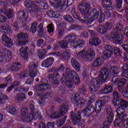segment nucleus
<instances>
[{"label":"nucleus","mask_w":128,"mask_h":128,"mask_svg":"<svg viewBox=\"0 0 128 128\" xmlns=\"http://www.w3.org/2000/svg\"><path fill=\"white\" fill-rule=\"evenodd\" d=\"M102 62L104 61L100 58H96L92 64V68H100Z\"/></svg>","instance_id":"nucleus-35"},{"label":"nucleus","mask_w":128,"mask_h":128,"mask_svg":"<svg viewBox=\"0 0 128 128\" xmlns=\"http://www.w3.org/2000/svg\"><path fill=\"white\" fill-rule=\"evenodd\" d=\"M12 78L10 76L6 78L5 79L6 84H0V88H6V86H8V84L12 82Z\"/></svg>","instance_id":"nucleus-44"},{"label":"nucleus","mask_w":128,"mask_h":128,"mask_svg":"<svg viewBox=\"0 0 128 128\" xmlns=\"http://www.w3.org/2000/svg\"><path fill=\"white\" fill-rule=\"evenodd\" d=\"M2 42L4 46L7 48H12L14 44L12 38H8L6 34H4L2 36Z\"/></svg>","instance_id":"nucleus-20"},{"label":"nucleus","mask_w":128,"mask_h":128,"mask_svg":"<svg viewBox=\"0 0 128 128\" xmlns=\"http://www.w3.org/2000/svg\"><path fill=\"white\" fill-rule=\"evenodd\" d=\"M97 30L100 34H104L106 32L107 30L104 26L101 25L98 27Z\"/></svg>","instance_id":"nucleus-47"},{"label":"nucleus","mask_w":128,"mask_h":128,"mask_svg":"<svg viewBox=\"0 0 128 128\" xmlns=\"http://www.w3.org/2000/svg\"><path fill=\"white\" fill-rule=\"evenodd\" d=\"M122 22L120 21L116 26V30H120V32L122 30L124 29V26H122Z\"/></svg>","instance_id":"nucleus-61"},{"label":"nucleus","mask_w":128,"mask_h":128,"mask_svg":"<svg viewBox=\"0 0 128 128\" xmlns=\"http://www.w3.org/2000/svg\"><path fill=\"white\" fill-rule=\"evenodd\" d=\"M113 96L114 98V100L112 101V104L114 105V102L118 100H122V98H120V93H118V91H114L113 92Z\"/></svg>","instance_id":"nucleus-45"},{"label":"nucleus","mask_w":128,"mask_h":128,"mask_svg":"<svg viewBox=\"0 0 128 128\" xmlns=\"http://www.w3.org/2000/svg\"><path fill=\"white\" fill-rule=\"evenodd\" d=\"M68 44H70L74 48H76L78 46L82 48L85 42L83 40H78V36L74 34H69L66 37L65 40L59 42V46L62 48H66Z\"/></svg>","instance_id":"nucleus-2"},{"label":"nucleus","mask_w":128,"mask_h":128,"mask_svg":"<svg viewBox=\"0 0 128 128\" xmlns=\"http://www.w3.org/2000/svg\"><path fill=\"white\" fill-rule=\"evenodd\" d=\"M6 110L11 114H18V108H14V106H8L6 107Z\"/></svg>","instance_id":"nucleus-37"},{"label":"nucleus","mask_w":128,"mask_h":128,"mask_svg":"<svg viewBox=\"0 0 128 128\" xmlns=\"http://www.w3.org/2000/svg\"><path fill=\"white\" fill-rule=\"evenodd\" d=\"M66 76H67V78L73 80L75 84L80 82L78 75L76 74L74 70L68 68L66 69Z\"/></svg>","instance_id":"nucleus-6"},{"label":"nucleus","mask_w":128,"mask_h":128,"mask_svg":"<svg viewBox=\"0 0 128 128\" xmlns=\"http://www.w3.org/2000/svg\"><path fill=\"white\" fill-rule=\"evenodd\" d=\"M110 76V70L106 68H104L100 70V76L101 78V80L102 82H106V80Z\"/></svg>","instance_id":"nucleus-19"},{"label":"nucleus","mask_w":128,"mask_h":128,"mask_svg":"<svg viewBox=\"0 0 128 128\" xmlns=\"http://www.w3.org/2000/svg\"><path fill=\"white\" fill-rule=\"evenodd\" d=\"M38 90H50V84H42L38 85L37 86Z\"/></svg>","instance_id":"nucleus-40"},{"label":"nucleus","mask_w":128,"mask_h":128,"mask_svg":"<svg viewBox=\"0 0 128 128\" xmlns=\"http://www.w3.org/2000/svg\"><path fill=\"white\" fill-rule=\"evenodd\" d=\"M63 18H64V20L66 22H74V20L73 19L72 17L70 16V15H64L63 16Z\"/></svg>","instance_id":"nucleus-51"},{"label":"nucleus","mask_w":128,"mask_h":128,"mask_svg":"<svg viewBox=\"0 0 128 128\" xmlns=\"http://www.w3.org/2000/svg\"><path fill=\"white\" fill-rule=\"evenodd\" d=\"M6 100H8V96L6 95H3L2 96V97L0 98V106L4 104Z\"/></svg>","instance_id":"nucleus-62"},{"label":"nucleus","mask_w":128,"mask_h":128,"mask_svg":"<svg viewBox=\"0 0 128 128\" xmlns=\"http://www.w3.org/2000/svg\"><path fill=\"white\" fill-rule=\"evenodd\" d=\"M100 80L98 79H92L90 84V92L94 94L96 91L100 90Z\"/></svg>","instance_id":"nucleus-10"},{"label":"nucleus","mask_w":128,"mask_h":128,"mask_svg":"<svg viewBox=\"0 0 128 128\" xmlns=\"http://www.w3.org/2000/svg\"><path fill=\"white\" fill-rule=\"evenodd\" d=\"M100 44V40L98 38H92L90 40L89 44L90 46H98Z\"/></svg>","instance_id":"nucleus-33"},{"label":"nucleus","mask_w":128,"mask_h":128,"mask_svg":"<svg viewBox=\"0 0 128 128\" xmlns=\"http://www.w3.org/2000/svg\"><path fill=\"white\" fill-rule=\"evenodd\" d=\"M112 90H114V88L112 86L105 84L104 88L100 90V92H101V94H110V92H112Z\"/></svg>","instance_id":"nucleus-28"},{"label":"nucleus","mask_w":128,"mask_h":128,"mask_svg":"<svg viewBox=\"0 0 128 128\" xmlns=\"http://www.w3.org/2000/svg\"><path fill=\"white\" fill-rule=\"evenodd\" d=\"M118 82V86H124L126 84V80L124 78H122L120 80L118 77V75L116 76H114L112 78V82L114 84H116Z\"/></svg>","instance_id":"nucleus-26"},{"label":"nucleus","mask_w":128,"mask_h":128,"mask_svg":"<svg viewBox=\"0 0 128 128\" xmlns=\"http://www.w3.org/2000/svg\"><path fill=\"white\" fill-rule=\"evenodd\" d=\"M28 36V35L26 33H20L17 36L18 38V46H24L28 42V40H26Z\"/></svg>","instance_id":"nucleus-16"},{"label":"nucleus","mask_w":128,"mask_h":128,"mask_svg":"<svg viewBox=\"0 0 128 128\" xmlns=\"http://www.w3.org/2000/svg\"><path fill=\"white\" fill-rule=\"evenodd\" d=\"M48 4L45 1L40 2L38 6V8H40V12H42V10H46L48 8Z\"/></svg>","instance_id":"nucleus-48"},{"label":"nucleus","mask_w":128,"mask_h":128,"mask_svg":"<svg viewBox=\"0 0 128 128\" xmlns=\"http://www.w3.org/2000/svg\"><path fill=\"white\" fill-rule=\"evenodd\" d=\"M67 116H65L62 118L58 120L56 122V124L58 128H60L62 124L66 122V120Z\"/></svg>","instance_id":"nucleus-49"},{"label":"nucleus","mask_w":128,"mask_h":128,"mask_svg":"<svg viewBox=\"0 0 128 128\" xmlns=\"http://www.w3.org/2000/svg\"><path fill=\"white\" fill-rule=\"evenodd\" d=\"M28 68L29 70V76L34 78L38 73V70H36V68H38V65L34 62H31Z\"/></svg>","instance_id":"nucleus-15"},{"label":"nucleus","mask_w":128,"mask_h":128,"mask_svg":"<svg viewBox=\"0 0 128 128\" xmlns=\"http://www.w3.org/2000/svg\"><path fill=\"white\" fill-rule=\"evenodd\" d=\"M78 92L80 94H83V96H84L87 92L86 87V86H82L80 88Z\"/></svg>","instance_id":"nucleus-58"},{"label":"nucleus","mask_w":128,"mask_h":128,"mask_svg":"<svg viewBox=\"0 0 128 128\" xmlns=\"http://www.w3.org/2000/svg\"><path fill=\"white\" fill-rule=\"evenodd\" d=\"M78 8L80 12L84 16H87L90 14V5L86 2L83 1L82 4L78 6Z\"/></svg>","instance_id":"nucleus-8"},{"label":"nucleus","mask_w":128,"mask_h":128,"mask_svg":"<svg viewBox=\"0 0 128 128\" xmlns=\"http://www.w3.org/2000/svg\"><path fill=\"white\" fill-rule=\"evenodd\" d=\"M28 47V46H21V48L19 50V52L20 56L23 58L24 60L28 58V52L26 51Z\"/></svg>","instance_id":"nucleus-27"},{"label":"nucleus","mask_w":128,"mask_h":128,"mask_svg":"<svg viewBox=\"0 0 128 128\" xmlns=\"http://www.w3.org/2000/svg\"><path fill=\"white\" fill-rule=\"evenodd\" d=\"M36 28H38V23L34 22L31 24L30 32H32V34H34L36 32Z\"/></svg>","instance_id":"nucleus-52"},{"label":"nucleus","mask_w":128,"mask_h":128,"mask_svg":"<svg viewBox=\"0 0 128 128\" xmlns=\"http://www.w3.org/2000/svg\"><path fill=\"white\" fill-rule=\"evenodd\" d=\"M37 94H38V96H40V98H42L43 100H46V98H48V96H50V93L43 94L42 95L38 93Z\"/></svg>","instance_id":"nucleus-63"},{"label":"nucleus","mask_w":128,"mask_h":128,"mask_svg":"<svg viewBox=\"0 0 128 128\" xmlns=\"http://www.w3.org/2000/svg\"><path fill=\"white\" fill-rule=\"evenodd\" d=\"M104 48L105 50L103 52L102 58L104 60H108L110 58V56L114 53V46L107 44L105 46Z\"/></svg>","instance_id":"nucleus-14"},{"label":"nucleus","mask_w":128,"mask_h":128,"mask_svg":"<svg viewBox=\"0 0 128 128\" xmlns=\"http://www.w3.org/2000/svg\"><path fill=\"white\" fill-rule=\"evenodd\" d=\"M0 54H2V56H7L8 58H12V52L6 48L0 50Z\"/></svg>","instance_id":"nucleus-34"},{"label":"nucleus","mask_w":128,"mask_h":128,"mask_svg":"<svg viewBox=\"0 0 128 128\" xmlns=\"http://www.w3.org/2000/svg\"><path fill=\"white\" fill-rule=\"evenodd\" d=\"M68 106L63 104L60 108V111L53 112L50 116V117L51 118H60L62 116H64V114H66L68 112Z\"/></svg>","instance_id":"nucleus-7"},{"label":"nucleus","mask_w":128,"mask_h":128,"mask_svg":"<svg viewBox=\"0 0 128 128\" xmlns=\"http://www.w3.org/2000/svg\"><path fill=\"white\" fill-rule=\"evenodd\" d=\"M0 14L6 16L9 20L14 16V12L11 9L8 8V6L3 7L0 10Z\"/></svg>","instance_id":"nucleus-18"},{"label":"nucleus","mask_w":128,"mask_h":128,"mask_svg":"<svg viewBox=\"0 0 128 128\" xmlns=\"http://www.w3.org/2000/svg\"><path fill=\"white\" fill-rule=\"evenodd\" d=\"M25 6L28 8H30L29 12L33 16L40 12V8H38V5H36V4L33 1H26L25 2Z\"/></svg>","instance_id":"nucleus-4"},{"label":"nucleus","mask_w":128,"mask_h":128,"mask_svg":"<svg viewBox=\"0 0 128 128\" xmlns=\"http://www.w3.org/2000/svg\"><path fill=\"white\" fill-rule=\"evenodd\" d=\"M71 118L72 120V122L74 126H76V124H78L82 120V112H78L77 114L72 112H71Z\"/></svg>","instance_id":"nucleus-17"},{"label":"nucleus","mask_w":128,"mask_h":128,"mask_svg":"<svg viewBox=\"0 0 128 128\" xmlns=\"http://www.w3.org/2000/svg\"><path fill=\"white\" fill-rule=\"evenodd\" d=\"M111 37L112 39L113 42L114 44H120L124 42V38L122 37V34L118 32H112L111 34Z\"/></svg>","instance_id":"nucleus-12"},{"label":"nucleus","mask_w":128,"mask_h":128,"mask_svg":"<svg viewBox=\"0 0 128 128\" xmlns=\"http://www.w3.org/2000/svg\"><path fill=\"white\" fill-rule=\"evenodd\" d=\"M60 56L64 60H68L70 58V53L68 50L60 52Z\"/></svg>","instance_id":"nucleus-41"},{"label":"nucleus","mask_w":128,"mask_h":128,"mask_svg":"<svg viewBox=\"0 0 128 128\" xmlns=\"http://www.w3.org/2000/svg\"><path fill=\"white\" fill-rule=\"evenodd\" d=\"M54 59L52 57H50L48 58L46 60H45L42 64V66L44 68H50L54 64Z\"/></svg>","instance_id":"nucleus-23"},{"label":"nucleus","mask_w":128,"mask_h":128,"mask_svg":"<svg viewBox=\"0 0 128 128\" xmlns=\"http://www.w3.org/2000/svg\"><path fill=\"white\" fill-rule=\"evenodd\" d=\"M98 16H100V12L96 8H94L90 14V20H86L87 22H88V20H90V22H94V20H96L98 18Z\"/></svg>","instance_id":"nucleus-21"},{"label":"nucleus","mask_w":128,"mask_h":128,"mask_svg":"<svg viewBox=\"0 0 128 128\" xmlns=\"http://www.w3.org/2000/svg\"><path fill=\"white\" fill-rule=\"evenodd\" d=\"M71 14L73 16L74 18H76V20H79L80 22H84L88 23V20H84V19H82L80 16V15H78V13L76 12V10H74V8L72 9L71 11Z\"/></svg>","instance_id":"nucleus-31"},{"label":"nucleus","mask_w":128,"mask_h":128,"mask_svg":"<svg viewBox=\"0 0 128 128\" xmlns=\"http://www.w3.org/2000/svg\"><path fill=\"white\" fill-rule=\"evenodd\" d=\"M114 106H118L116 110H118V112H126V108L128 107V101L124 100V99H120L114 102Z\"/></svg>","instance_id":"nucleus-5"},{"label":"nucleus","mask_w":128,"mask_h":128,"mask_svg":"<svg viewBox=\"0 0 128 128\" xmlns=\"http://www.w3.org/2000/svg\"><path fill=\"white\" fill-rule=\"evenodd\" d=\"M80 96L78 93H76L74 95V97L72 98V102L74 104H78L79 101H80L82 98H80Z\"/></svg>","instance_id":"nucleus-38"},{"label":"nucleus","mask_w":128,"mask_h":128,"mask_svg":"<svg viewBox=\"0 0 128 128\" xmlns=\"http://www.w3.org/2000/svg\"><path fill=\"white\" fill-rule=\"evenodd\" d=\"M103 2V6L102 10H104V16H107V18H110V13L108 10L110 8H112V0H102Z\"/></svg>","instance_id":"nucleus-11"},{"label":"nucleus","mask_w":128,"mask_h":128,"mask_svg":"<svg viewBox=\"0 0 128 128\" xmlns=\"http://www.w3.org/2000/svg\"><path fill=\"white\" fill-rule=\"evenodd\" d=\"M82 100H84V101H82ZM78 102H79L78 103V104H74V106H80V108H84V104H86V102H88V100H84L83 98H81V100Z\"/></svg>","instance_id":"nucleus-59"},{"label":"nucleus","mask_w":128,"mask_h":128,"mask_svg":"<svg viewBox=\"0 0 128 128\" xmlns=\"http://www.w3.org/2000/svg\"><path fill=\"white\" fill-rule=\"evenodd\" d=\"M46 54V49H42L38 50V56L39 58L42 60Z\"/></svg>","instance_id":"nucleus-50"},{"label":"nucleus","mask_w":128,"mask_h":128,"mask_svg":"<svg viewBox=\"0 0 128 128\" xmlns=\"http://www.w3.org/2000/svg\"><path fill=\"white\" fill-rule=\"evenodd\" d=\"M28 109L26 108H22L21 109V116H22V120L28 122L30 121H28V118H29L30 115L28 116Z\"/></svg>","instance_id":"nucleus-29"},{"label":"nucleus","mask_w":128,"mask_h":128,"mask_svg":"<svg viewBox=\"0 0 128 128\" xmlns=\"http://www.w3.org/2000/svg\"><path fill=\"white\" fill-rule=\"evenodd\" d=\"M1 30L4 34H12V30L10 29V27L8 25H4L1 27Z\"/></svg>","instance_id":"nucleus-39"},{"label":"nucleus","mask_w":128,"mask_h":128,"mask_svg":"<svg viewBox=\"0 0 128 128\" xmlns=\"http://www.w3.org/2000/svg\"><path fill=\"white\" fill-rule=\"evenodd\" d=\"M121 94H122L124 98H128V84L126 86V90L122 92Z\"/></svg>","instance_id":"nucleus-64"},{"label":"nucleus","mask_w":128,"mask_h":128,"mask_svg":"<svg viewBox=\"0 0 128 128\" xmlns=\"http://www.w3.org/2000/svg\"><path fill=\"white\" fill-rule=\"evenodd\" d=\"M48 78L53 80V84H60V81L58 80L56 77V74H50L47 76Z\"/></svg>","instance_id":"nucleus-42"},{"label":"nucleus","mask_w":128,"mask_h":128,"mask_svg":"<svg viewBox=\"0 0 128 128\" xmlns=\"http://www.w3.org/2000/svg\"><path fill=\"white\" fill-rule=\"evenodd\" d=\"M17 14L20 20L23 22V20H26V14L24 13V11L23 10H19Z\"/></svg>","instance_id":"nucleus-43"},{"label":"nucleus","mask_w":128,"mask_h":128,"mask_svg":"<svg viewBox=\"0 0 128 128\" xmlns=\"http://www.w3.org/2000/svg\"><path fill=\"white\" fill-rule=\"evenodd\" d=\"M116 56H122V52L118 47H113V52Z\"/></svg>","instance_id":"nucleus-57"},{"label":"nucleus","mask_w":128,"mask_h":128,"mask_svg":"<svg viewBox=\"0 0 128 128\" xmlns=\"http://www.w3.org/2000/svg\"><path fill=\"white\" fill-rule=\"evenodd\" d=\"M71 63L73 68H74L77 72H79L80 70V66L78 62L76 59L72 58Z\"/></svg>","instance_id":"nucleus-36"},{"label":"nucleus","mask_w":128,"mask_h":128,"mask_svg":"<svg viewBox=\"0 0 128 128\" xmlns=\"http://www.w3.org/2000/svg\"><path fill=\"white\" fill-rule=\"evenodd\" d=\"M116 112L117 113V118L116 119V120L114 122V124L116 126H120V124H122V122H124V120H126V116H128L126 114H124V112H118V110H116Z\"/></svg>","instance_id":"nucleus-13"},{"label":"nucleus","mask_w":128,"mask_h":128,"mask_svg":"<svg viewBox=\"0 0 128 128\" xmlns=\"http://www.w3.org/2000/svg\"><path fill=\"white\" fill-rule=\"evenodd\" d=\"M106 112L108 114L107 116V120H108L105 121L104 124V126L102 128H108L110 126V124L112 122V120H114V114L112 112V110L110 108H108L106 109Z\"/></svg>","instance_id":"nucleus-9"},{"label":"nucleus","mask_w":128,"mask_h":128,"mask_svg":"<svg viewBox=\"0 0 128 128\" xmlns=\"http://www.w3.org/2000/svg\"><path fill=\"white\" fill-rule=\"evenodd\" d=\"M74 80H72L70 79H68L67 78V81H66L65 84L66 86H68V88H72V86H74Z\"/></svg>","instance_id":"nucleus-53"},{"label":"nucleus","mask_w":128,"mask_h":128,"mask_svg":"<svg viewBox=\"0 0 128 128\" xmlns=\"http://www.w3.org/2000/svg\"><path fill=\"white\" fill-rule=\"evenodd\" d=\"M110 74H117L115 76H118V74L120 72V68H116V67H112L110 68V70L109 71Z\"/></svg>","instance_id":"nucleus-46"},{"label":"nucleus","mask_w":128,"mask_h":128,"mask_svg":"<svg viewBox=\"0 0 128 128\" xmlns=\"http://www.w3.org/2000/svg\"><path fill=\"white\" fill-rule=\"evenodd\" d=\"M20 1V0H0V6L2 7L8 6L9 2L11 4L14 6Z\"/></svg>","instance_id":"nucleus-24"},{"label":"nucleus","mask_w":128,"mask_h":128,"mask_svg":"<svg viewBox=\"0 0 128 128\" xmlns=\"http://www.w3.org/2000/svg\"><path fill=\"white\" fill-rule=\"evenodd\" d=\"M38 28L39 35L42 38V34H44V26H42V24H40L38 26Z\"/></svg>","instance_id":"nucleus-54"},{"label":"nucleus","mask_w":128,"mask_h":128,"mask_svg":"<svg viewBox=\"0 0 128 128\" xmlns=\"http://www.w3.org/2000/svg\"><path fill=\"white\" fill-rule=\"evenodd\" d=\"M53 1L56 2H59L56 5V8H58V10H64L66 8V0H53Z\"/></svg>","instance_id":"nucleus-22"},{"label":"nucleus","mask_w":128,"mask_h":128,"mask_svg":"<svg viewBox=\"0 0 128 128\" xmlns=\"http://www.w3.org/2000/svg\"><path fill=\"white\" fill-rule=\"evenodd\" d=\"M94 102V100L92 97H90L87 103V108L84 109L82 112V114H84V116H90L94 112H98L102 110V106H106V102L104 100H98L96 102V106L94 108V106L92 104Z\"/></svg>","instance_id":"nucleus-1"},{"label":"nucleus","mask_w":128,"mask_h":128,"mask_svg":"<svg viewBox=\"0 0 128 128\" xmlns=\"http://www.w3.org/2000/svg\"><path fill=\"white\" fill-rule=\"evenodd\" d=\"M17 100L19 102H22V100H26V94L24 93H22L20 94L17 95Z\"/></svg>","instance_id":"nucleus-56"},{"label":"nucleus","mask_w":128,"mask_h":128,"mask_svg":"<svg viewBox=\"0 0 128 128\" xmlns=\"http://www.w3.org/2000/svg\"><path fill=\"white\" fill-rule=\"evenodd\" d=\"M122 76L128 79V62L122 67Z\"/></svg>","instance_id":"nucleus-30"},{"label":"nucleus","mask_w":128,"mask_h":128,"mask_svg":"<svg viewBox=\"0 0 128 128\" xmlns=\"http://www.w3.org/2000/svg\"><path fill=\"white\" fill-rule=\"evenodd\" d=\"M22 66L20 63L15 62L14 63V65L10 67V70L12 72H18V70H20L22 68Z\"/></svg>","instance_id":"nucleus-32"},{"label":"nucleus","mask_w":128,"mask_h":128,"mask_svg":"<svg viewBox=\"0 0 128 128\" xmlns=\"http://www.w3.org/2000/svg\"><path fill=\"white\" fill-rule=\"evenodd\" d=\"M57 34L59 38H62V36L64 34V30L58 29Z\"/></svg>","instance_id":"nucleus-60"},{"label":"nucleus","mask_w":128,"mask_h":128,"mask_svg":"<svg viewBox=\"0 0 128 128\" xmlns=\"http://www.w3.org/2000/svg\"><path fill=\"white\" fill-rule=\"evenodd\" d=\"M122 6V0H116V3L115 4V8L116 10H120Z\"/></svg>","instance_id":"nucleus-55"},{"label":"nucleus","mask_w":128,"mask_h":128,"mask_svg":"<svg viewBox=\"0 0 128 128\" xmlns=\"http://www.w3.org/2000/svg\"><path fill=\"white\" fill-rule=\"evenodd\" d=\"M30 109L31 112L29 114V118H27V122H32L34 118L36 117V108L34 104H30Z\"/></svg>","instance_id":"nucleus-25"},{"label":"nucleus","mask_w":128,"mask_h":128,"mask_svg":"<svg viewBox=\"0 0 128 128\" xmlns=\"http://www.w3.org/2000/svg\"><path fill=\"white\" fill-rule=\"evenodd\" d=\"M94 56H96V52H94V50L90 48H89L86 52V49L84 48L78 54V56L80 58H82L86 62L92 60L94 58Z\"/></svg>","instance_id":"nucleus-3"}]
</instances>
